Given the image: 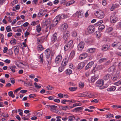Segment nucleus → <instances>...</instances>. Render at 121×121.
Returning <instances> with one entry per match:
<instances>
[{"instance_id":"1","label":"nucleus","mask_w":121,"mask_h":121,"mask_svg":"<svg viewBox=\"0 0 121 121\" xmlns=\"http://www.w3.org/2000/svg\"><path fill=\"white\" fill-rule=\"evenodd\" d=\"M65 18V15L64 14L59 15L58 16H57L55 18L53 21L52 25H51L50 27V29H52L53 27L55 26L58 22L61 19H63Z\"/></svg>"},{"instance_id":"2","label":"nucleus","mask_w":121,"mask_h":121,"mask_svg":"<svg viewBox=\"0 0 121 121\" xmlns=\"http://www.w3.org/2000/svg\"><path fill=\"white\" fill-rule=\"evenodd\" d=\"M94 14L97 17L99 18H103L104 16V13L102 11L100 10L95 12Z\"/></svg>"},{"instance_id":"3","label":"nucleus","mask_w":121,"mask_h":121,"mask_svg":"<svg viewBox=\"0 0 121 121\" xmlns=\"http://www.w3.org/2000/svg\"><path fill=\"white\" fill-rule=\"evenodd\" d=\"M62 59V57L61 55L57 56L55 59V63L58 65L60 64L61 63Z\"/></svg>"},{"instance_id":"4","label":"nucleus","mask_w":121,"mask_h":121,"mask_svg":"<svg viewBox=\"0 0 121 121\" xmlns=\"http://www.w3.org/2000/svg\"><path fill=\"white\" fill-rule=\"evenodd\" d=\"M95 28L93 26L90 25L88 26L87 30L89 34H91L95 31Z\"/></svg>"},{"instance_id":"5","label":"nucleus","mask_w":121,"mask_h":121,"mask_svg":"<svg viewBox=\"0 0 121 121\" xmlns=\"http://www.w3.org/2000/svg\"><path fill=\"white\" fill-rule=\"evenodd\" d=\"M69 33L67 32L64 33L63 34V38L65 40V42H66L69 38Z\"/></svg>"},{"instance_id":"6","label":"nucleus","mask_w":121,"mask_h":121,"mask_svg":"<svg viewBox=\"0 0 121 121\" xmlns=\"http://www.w3.org/2000/svg\"><path fill=\"white\" fill-rule=\"evenodd\" d=\"M104 82L103 80H98L96 83V86H98L101 87L103 85Z\"/></svg>"},{"instance_id":"7","label":"nucleus","mask_w":121,"mask_h":121,"mask_svg":"<svg viewBox=\"0 0 121 121\" xmlns=\"http://www.w3.org/2000/svg\"><path fill=\"white\" fill-rule=\"evenodd\" d=\"M84 43L83 42H81L78 45V49L80 50H82L84 48Z\"/></svg>"},{"instance_id":"8","label":"nucleus","mask_w":121,"mask_h":121,"mask_svg":"<svg viewBox=\"0 0 121 121\" xmlns=\"http://www.w3.org/2000/svg\"><path fill=\"white\" fill-rule=\"evenodd\" d=\"M50 53L51 51L50 49L48 48L45 50V53L47 58L49 59L50 57Z\"/></svg>"},{"instance_id":"9","label":"nucleus","mask_w":121,"mask_h":121,"mask_svg":"<svg viewBox=\"0 0 121 121\" xmlns=\"http://www.w3.org/2000/svg\"><path fill=\"white\" fill-rule=\"evenodd\" d=\"M57 35L56 33H55L53 34L51 38V40L52 42H54L56 40L57 38Z\"/></svg>"},{"instance_id":"10","label":"nucleus","mask_w":121,"mask_h":121,"mask_svg":"<svg viewBox=\"0 0 121 121\" xmlns=\"http://www.w3.org/2000/svg\"><path fill=\"white\" fill-rule=\"evenodd\" d=\"M69 59L68 58H64L62 62L61 65L62 66L64 67L66 66L68 61Z\"/></svg>"},{"instance_id":"11","label":"nucleus","mask_w":121,"mask_h":121,"mask_svg":"<svg viewBox=\"0 0 121 121\" xmlns=\"http://www.w3.org/2000/svg\"><path fill=\"white\" fill-rule=\"evenodd\" d=\"M110 21L112 23H115L117 21L116 17L114 15L111 16L110 17Z\"/></svg>"},{"instance_id":"12","label":"nucleus","mask_w":121,"mask_h":121,"mask_svg":"<svg viewBox=\"0 0 121 121\" xmlns=\"http://www.w3.org/2000/svg\"><path fill=\"white\" fill-rule=\"evenodd\" d=\"M87 56V53H82L80 55L79 57V58L80 60H82L86 58Z\"/></svg>"},{"instance_id":"13","label":"nucleus","mask_w":121,"mask_h":121,"mask_svg":"<svg viewBox=\"0 0 121 121\" xmlns=\"http://www.w3.org/2000/svg\"><path fill=\"white\" fill-rule=\"evenodd\" d=\"M85 65V64L84 62L80 63L78 65L77 69H81L83 68Z\"/></svg>"},{"instance_id":"14","label":"nucleus","mask_w":121,"mask_h":121,"mask_svg":"<svg viewBox=\"0 0 121 121\" xmlns=\"http://www.w3.org/2000/svg\"><path fill=\"white\" fill-rule=\"evenodd\" d=\"M94 64V62L93 61H91L89 62L87 64L86 66V67L85 68V69L87 70L91 68Z\"/></svg>"},{"instance_id":"15","label":"nucleus","mask_w":121,"mask_h":121,"mask_svg":"<svg viewBox=\"0 0 121 121\" xmlns=\"http://www.w3.org/2000/svg\"><path fill=\"white\" fill-rule=\"evenodd\" d=\"M109 48V46L107 44H104L102 48V49L103 51H105L108 49Z\"/></svg>"},{"instance_id":"16","label":"nucleus","mask_w":121,"mask_h":121,"mask_svg":"<svg viewBox=\"0 0 121 121\" xmlns=\"http://www.w3.org/2000/svg\"><path fill=\"white\" fill-rule=\"evenodd\" d=\"M95 48H91L88 49L86 50V52L89 53H93L95 52Z\"/></svg>"},{"instance_id":"17","label":"nucleus","mask_w":121,"mask_h":121,"mask_svg":"<svg viewBox=\"0 0 121 121\" xmlns=\"http://www.w3.org/2000/svg\"><path fill=\"white\" fill-rule=\"evenodd\" d=\"M68 27V26L67 24L65 23L62 24L61 26L62 30L63 31H65L66 30Z\"/></svg>"},{"instance_id":"18","label":"nucleus","mask_w":121,"mask_h":121,"mask_svg":"<svg viewBox=\"0 0 121 121\" xmlns=\"http://www.w3.org/2000/svg\"><path fill=\"white\" fill-rule=\"evenodd\" d=\"M76 14L77 15L78 17L80 18H81L83 16V13L81 11H77L76 13Z\"/></svg>"},{"instance_id":"19","label":"nucleus","mask_w":121,"mask_h":121,"mask_svg":"<svg viewBox=\"0 0 121 121\" xmlns=\"http://www.w3.org/2000/svg\"><path fill=\"white\" fill-rule=\"evenodd\" d=\"M116 89V87L115 86H112L107 88L108 91H114Z\"/></svg>"},{"instance_id":"20","label":"nucleus","mask_w":121,"mask_h":121,"mask_svg":"<svg viewBox=\"0 0 121 121\" xmlns=\"http://www.w3.org/2000/svg\"><path fill=\"white\" fill-rule=\"evenodd\" d=\"M39 62L41 64H42L44 60L43 54H41L40 56H39Z\"/></svg>"},{"instance_id":"21","label":"nucleus","mask_w":121,"mask_h":121,"mask_svg":"<svg viewBox=\"0 0 121 121\" xmlns=\"http://www.w3.org/2000/svg\"><path fill=\"white\" fill-rule=\"evenodd\" d=\"M111 77L110 75L109 74H107L104 76L103 79L105 80L109 79Z\"/></svg>"},{"instance_id":"22","label":"nucleus","mask_w":121,"mask_h":121,"mask_svg":"<svg viewBox=\"0 0 121 121\" xmlns=\"http://www.w3.org/2000/svg\"><path fill=\"white\" fill-rule=\"evenodd\" d=\"M16 68V66L14 65L12 66H9V68L11 69L13 73H14L15 72V69Z\"/></svg>"},{"instance_id":"23","label":"nucleus","mask_w":121,"mask_h":121,"mask_svg":"<svg viewBox=\"0 0 121 121\" xmlns=\"http://www.w3.org/2000/svg\"><path fill=\"white\" fill-rule=\"evenodd\" d=\"M98 78V75L97 76L94 75L93 76L91 77V82H94L95 80L97 79Z\"/></svg>"},{"instance_id":"24","label":"nucleus","mask_w":121,"mask_h":121,"mask_svg":"<svg viewBox=\"0 0 121 121\" xmlns=\"http://www.w3.org/2000/svg\"><path fill=\"white\" fill-rule=\"evenodd\" d=\"M44 12V10L40 11L38 14V17H40L43 16L45 14Z\"/></svg>"},{"instance_id":"25","label":"nucleus","mask_w":121,"mask_h":121,"mask_svg":"<svg viewBox=\"0 0 121 121\" xmlns=\"http://www.w3.org/2000/svg\"><path fill=\"white\" fill-rule=\"evenodd\" d=\"M57 108L56 106L51 105L50 108V110L52 111L55 112L56 110V109Z\"/></svg>"},{"instance_id":"26","label":"nucleus","mask_w":121,"mask_h":121,"mask_svg":"<svg viewBox=\"0 0 121 121\" xmlns=\"http://www.w3.org/2000/svg\"><path fill=\"white\" fill-rule=\"evenodd\" d=\"M83 109V108L82 107H81L76 108L73 111V112H78L79 111L82 110Z\"/></svg>"},{"instance_id":"27","label":"nucleus","mask_w":121,"mask_h":121,"mask_svg":"<svg viewBox=\"0 0 121 121\" xmlns=\"http://www.w3.org/2000/svg\"><path fill=\"white\" fill-rule=\"evenodd\" d=\"M119 43V42H115L112 43V46L113 47H115L119 46L120 45Z\"/></svg>"},{"instance_id":"28","label":"nucleus","mask_w":121,"mask_h":121,"mask_svg":"<svg viewBox=\"0 0 121 121\" xmlns=\"http://www.w3.org/2000/svg\"><path fill=\"white\" fill-rule=\"evenodd\" d=\"M15 48L14 49L15 53V54H17L19 52V47L17 46H15Z\"/></svg>"},{"instance_id":"29","label":"nucleus","mask_w":121,"mask_h":121,"mask_svg":"<svg viewBox=\"0 0 121 121\" xmlns=\"http://www.w3.org/2000/svg\"><path fill=\"white\" fill-rule=\"evenodd\" d=\"M66 74L67 75H69L71 74L72 72V70L70 69H67L65 71Z\"/></svg>"},{"instance_id":"30","label":"nucleus","mask_w":121,"mask_h":121,"mask_svg":"<svg viewBox=\"0 0 121 121\" xmlns=\"http://www.w3.org/2000/svg\"><path fill=\"white\" fill-rule=\"evenodd\" d=\"M74 120H77V119H76L75 117H74L73 116H70L68 117V121H72Z\"/></svg>"},{"instance_id":"31","label":"nucleus","mask_w":121,"mask_h":121,"mask_svg":"<svg viewBox=\"0 0 121 121\" xmlns=\"http://www.w3.org/2000/svg\"><path fill=\"white\" fill-rule=\"evenodd\" d=\"M74 2L75 1L74 0L70 1L66 3V6H68L74 3Z\"/></svg>"},{"instance_id":"32","label":"nucleus","mask_w":121,"mask_h":121,"mask_svg":"<svg viewBox=\"0 0 121 121\" xmlns=\"http://www.w3.org/2000/svg\"><path fill=\"white\" fill-rule=\"evenodd\" d=\"M37 49L39 51L43 50V47L41 45H39L37 46Z\"/></svg>"},{"instance_id":"33","label":"nucleus","mask_w":121,"mask_h":121,"mask_svg":"<svg viewBox=\"0 0 121 121\" xmlns=\"http://www.w3.org/2000/svg\"><path fill=\"white\" fill-rule=\"evenodd\" d=\"M64 48V50L65 51H66L70 49H71V48L67 44H66L65 45Z\"/></svg>"},{"instance_id":"34","label":"nucleus","mask_w":121,"mask_h":121,"mask_svg":"<svg viewBox=\"0 0 121 121\" xmlns=\"http://www.w3.org/2000/svg\"><path fill=\"white\" fill-rule=\"evenodd\" d=\"M66 44L72 48L73 47V41L72 40H70Z\"/></svg>"},{"instance_id":"35","label":"nucleus","mask_w":121,"mask_h":121,"mask_svg":"<svg viewBox=\"0 0 121 121\" xmlns=\"http://www.w3.org/2000/svg\"><path fill=\"white\" fill-rule=\"evenodd\" d=\"M113 29V28L112 27H108L107 28L106 30V32L109 33L110 32L112 31Z\"/></svg>"},{"instance_id":"36","label":"nucleus","mask_w":121,"mask_h":121,"mask_svg":"<svg viewBox=\"0 0 121 121\" xmlns=\"http://www.w3.org/2000/svg\"><path fill=\"white\" fill-rule=\"evenodd\" d=\"M114 66H111L108 69V72H112L114 70Z\"/></svg>"},{"instance_id":"37","label":"nucleus","mask_w":121,"mask_h":121,"mask_svg":"<svg viewBox=\"0 0 121 121\" xmlns=\"http://www.w3.org/2000/svg\"><path fill=\"white\" fill-rule=\"evenodd\" d=\"M107 60V59L105 58H103L100 59L99 60L98 62L99 63H101L103 62L106 61Z\"/></svg>"},{"instance_id":"38","label":"nucleus","mask_w":121,"mask_h":121,"mask_svg":"<svg viewBox=\"0 0 121 121\" xmlns=\"http://www.w3.org/2000/svg\"><path fill=\"white\" fill-rule=\"evenodd\" d=\"M77 89V87H71L69 88V90L72 91H76Z\"/></svg>"},{"instance_id":"39","label":"nucleus","mask_w":121,"mask_h":121,"mask_svg":"<svg viewBox=\"0 0 121 121\" xmlns=\"http://www.w3.org/2000/svg\"><path fill=\"white\" fill-rule=\"evenodd\" d=\"M75 51L74 50L72 51L70 54V56L71 57H73L75 55Z\"/></svg>"},{"instance_id":"40","label":"nucleus","mask_w":121,"mask_h":121,"mask_svg":"<svg viewBox=\"0 0 121 121\" xmlns=\"http://www.w3.org/2000/svg\"><path fill=\"white\" fill-rule=\"evenodd\" d=\"M96 37L99 38L100 37L101 35V33L99 31H97L96 32Z\"/></svg>"},{"instance_id":"41","label":"nucleus","mask_w":121,"mask_h":121,"mask_svg":"<svg viewBox=\"0 0 121 121\" xmlns=\"http://www.w3.org/2000/svg\"><path fill=\"white\" fill-rule=\"evenodd\" d=\"M36 30L38 33H39L41 30L40 27V25H39L37 26L36 27Z\"/></svg>"},{"instance_id":"42","label":"nucleus","mask_w":121,"mask_h":121,"mask_svg":"<svg viewBox=\"0 0 121 121\" xmlns=\"http://www.w3.org/2000/svg\"><path fill=\"white\" fill-rule=\"evenodd\" d=\"M5 29L7 32H9L12 31V29L11 28V26H7L6 28Z\"/></svg>"},{"instance_id":"43","label":"nucleus","mask_w":121,"mask_h":121,"mask_svg":"<svg viewBox=\"0 0 121 121\" xmlns=\"http://www.w3.org/2000/svg\"><path fill=\"white\" fill-rule=\"evenodd\" d=\"M114 84L117 86H118L121 85V79L119 80L116 82H115Z\"/></svg>"},{"instance_id":"44","label":"nucleus","mask_w":121,"mask_h":121,"mask_svg":"<svg viewBox=\"0 0 121 121\" xmlns=\"http://www.w3.org/2000/svg\"><path fill=\"white\" fill-rule=\"evenodd\" d=\"M105 28V26L104 25H102L99 26V27L98 29L100 30H102Z\"/></svg>"},{"instance_id":"45","label":"nucleus","mask_w":121,"mask_h":121,"mask_svg":"<svg viewBox=\"0 0 121 121\" xmlns=\"http://www.w3.org/2000/svg\"><path fill=\"white\" fill-rule=\"evenodd\" d=\"M111 78L112 80H113V81H115L117 78V75H115L112 76Z\"/></svg>"},{"instance_id":"46","label":"nucleus","mask_w":121,"mask_h":121,"mask_svg":"<svg viewBox=\"0 0 121 121\" xmlns=\"http://www.w3.org/2000/svg\"><path fill=\"white\" fill-rule=\"evenodd\" d=\"M16 43V40L15 39H13L11 40L10 42V43L11 44H14Z\"/></svg>"},{"instance_id":"47","label":"nucleus","mask_w":121,"mask_h":121,"mask_svg":"<svg viewBox=\"0 0 121 121\" xmlns=\"http://www.w3.org/2000/svg\"><path fill=\"white\" fill-rule=\"evenodd\" d=\"M84 84L83 82H80L79 83V86L80 87H82L84 86Z\"/></svg>"},{"instance_id":"48","label":"nucleus","mask_w":121,"mask_h":121,"mask_svg":"<svg viewBox=\"0 0 121 121\" xmlns=\"http://www.w3.org/2000/svg\"><path fill=\"white\" fill-rule=\"evenodd\" d=\"M64 67L62 66L60 67L59 68L58 70L60 72H61L64 70Z\"/></svg>"},{"instance_id":"49","label":"nucleus","mask_w":121,"mask_h":121,"mask_svg":"<svg viewBox=\"0 0 121 121\" xmlns=\"http://www.w3.org/2000/svg\"><path fill=\"white\" fill-rule=\"evenodd\" d=\"M34 84L35 87H36L37 88H38V89L40 88L41 87V86L38 85L35 82L34 83Z\"/></svg>"},{"instance_id":"50","label":"nucleus","mask_w":121,"mask_h":121,"mask_svg":"<svg viewBox=\"0 0 121 121\" xmlns=\"http://www.w3.org/2000/svg\"><path fill=\"white\" fill-rule=\"evenodd\" d=\"M24 84H26L25 85H26V86H32V84L30 82H29L27 83L25 82H24Z\"/></svg>"},{"instance_id":"51","label":"nucleus","mask_w":121,"mask_h":121,"mask_svg":"<svg viewBox=\"0 0 121 121\" xmlns=\"http://www.w3.org/2000/svg\"><path fill=\"white\" fill-rule=\"evenodd\" d=\"M72 35L74 37H75L77 36L76 32L75 31L73 32L72 33Z\"/></svg>"},{"instance_id":"52","label":"nucleus","mask_w":121,"mask_h":121,"mask_svg":"<svg viewBox=\"0 0 121 121\" xmlns=\"http://www.w3.org/2000/svg\"><path fill=\"white\" fill-rule=\"evenodd\" d=\"M46 88L48 90H52V87L51 86L48 85L47 86Z\"/></svg>"},{"instance_id":"53","label":"nucleus","mask_w":121,"mask_h":121,"mask_svg":"<svg viewBox=\"0 0 121 121\" xmlns=\"http://www.w3.org/2000/svg\"><path fill=\"white\" fill-rule=\"evenodd\" d=\"M69 67L72 69H75V66L73 65L72 64H70L69 65Z\"/></svg>"},{"instance_id":"54","label":"nucleus","mask_w":121,"mask_h":121,"mask_svg":"<svg viewBox=\"0 0 121 121\" xmlns=\"http://www.w3.org/2000/svg\"><path fill=\"white\" fill-rule=\"evenodd\" d=\"M103 22V21L102 20H100L98 22H97L96 24V25L97 26L99 25H100L101 23H102Z\"/></svg>"},{"instance_id":"55","label":"nucleus","mask_w":121,"mask_h":121,"mask_svg":"<svg viewBox=\"0 0 121 121\" xmlns=\"http://www.w3.org/2000/svg\"><path fill=\"white\" fill-rule=\"evenodd\" d=\"M107 0H103L102 1V3L103 5H105L107 4Z\"/></svg>"},{"instance_id":"56","label":"nucleus","mask_w":121,"mask_h":121,"mask_svg":"<svg viewBox=\"0 0 121 121\" xmlns=\"http://www.w3.org/2000/svg\"><path fill=\"white\" fill-rule=\"evenodd\" d=\"M36 95L35 94H32L29 95V97L31 98H32L35 97L36 96Z\"/></svg>"},{"instance_id":"57","label":"nucleus","mask_w":121,"mask_h":121,"mask_svg":"<svg viewBox=\"0 0 121 121\" xmlns=\"http://www.w3.org/2000/svg\"><path fill=\"white\" fill-rule=\"evenodd\" d=\"M81 103H76L75 104H73V105L74 107L78 106H81Z\"/></svg>"},{"instance_id":"58","label":"nucleus","mask_w":121,"mask_h":121,"mask_svg":"<svg viewBox=\"0 0 121 121\" xmlns=\"http://www.w3.org/2000/svg\"><path fill=\"white\" fill-rule=\"evenodd\" d=\"M48 99L50 100H54V97L53 96H51L48 97Z\"/></svg>"},{"instance_id":"59","label":"nucleus","mask_w":121,"mask_h":121,"mask_svg":"<svg viewBox=\"0 0 121 121\" xmlns=\"http://www.w3.org/2000/svg\"><path fill=\"white\" fill-rule=\"evenodd\" d=\"M94 96V95L92 93H90L89 94L88 96L90 98H91L93 97Z\"/></svg>"},{"instance_id":"60","label":"nucleus","mask_w":121,"mask_h":121,"mask_svg":"<svg viewBox=\"0 0 121 121\" xmlns=\"http://www.w3.org/2000/svg\"><path fill=\"white\" fill-rule=\"evenodd\" d=\"M99 100L96 99H94L91 101V102H94L95 103H98L99 102Z\"/></svg>"},{"instance_id":"61","label":"nucleus","mask_w":121,"mask_h":121,"mask_svg":"<svg viewBox=\"0 0 121 121\" xmlns=\"http://www.w3.org/2000/svg\"><path fill=\"white\" fill-rule=\"evenodd\" d=\"M30 34V33L26 31L25 33V37H26L28 36Z\"/></svg>"},{"instance_id":"62","label":"nucleus","mask_w":121,"mask_h":121,"mask_svg":"<svg viewBox=\"0 0 121 121\" xmlns=\"http://www.w3.org/2000/svg\"><path fill=\"white\" fill-rule=\"evenodd\" d=\"M29 23L28 22H26L24 23L22 26H23L25 27H26L28 25Z\"/></svg>"},{"instance_id":"63","label":"nucleus","mask_w":121,"mask_h":121,"mask_svg":"<svg viewBox=\"0 0 121 121\" xmlns=\"http://www.w3.org/2000/svg\"><path fill=\"white\" fill-rule=\"evenodd\" d=\"M58 97L60 98H63V95L62 94L60 93L58 94Z\"/></svg>"},{"instance_id":"64","label":"nucleus","mask_w":121,"mask_h":121,"mask_svg":"<svg viewBox=\"0 0 121 121\" xmlns=\"http://www.w3.org/2000/svg\"><path fill=\"white\" fill-rule=\"evenodd\" d=\"M8 50V48L7 47H5L4 48V50H3V52L4 53H5L7 52V51Z\"/></svg>"}]
</instances>
